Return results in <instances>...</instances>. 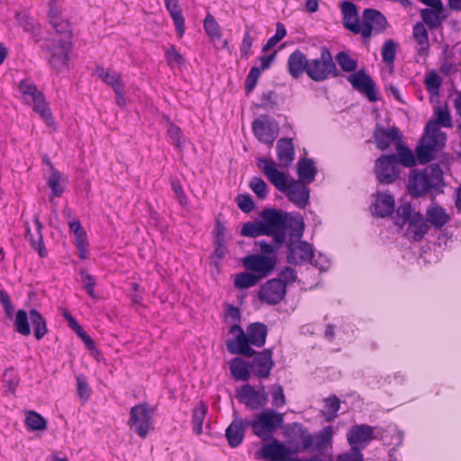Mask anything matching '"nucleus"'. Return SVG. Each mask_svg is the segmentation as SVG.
<instances>
[{"instance_id": "a878e982", "label": "nucleus", "mask_w": 461, "mask_h": 461, "mask_svg": "<svg viewBox=\"0 0 461 461\" xmlns=\"http://www.w3.org/2000/svg\"><path fill=\"white\" fill-rule=\"evenodd\" d=\"M340 9L344 28L352 32L353 33H360L362 27L359 23L357 5L353 2L345 0L340 3Z\"/></svg>"}, {"instance_id": "6ab92c4d", "label": "nucleus", "mask_w": 461, "mask_h": 461, "mask_svg": "<svg viewBox=\"0 0 461 461\" xmlns=\"http://www.w3.org/2000/svg\"><path fill=\"white\" fill-rule=\"evenodd\" d=\"M314 251L312 245L305 240H290L287 246L286 260L289 264L299 266L303 263H312Z\"/></svg>"}, {"instance_id": "680f3d73", "label": "nucleus", "mask_w": 461, "mask_h": 461, "mask_svg": "<svg viewBox=\"0 0 461 461\" xmlns=\"http://www.w3.org/2000/svg\"><path fill=\"white\" fill-rule=\"evenodd\" d=\"M166 59L168 63V65L177 64L179 66L185 65V59L183 56L176 50L175 45H171L167 50H166Z\"/></svg>"}, {"instance_id": "8fccbe9b", "label": "nucleus", "mask_w": 461, "mask_h": 461, "mask_svg": "<svg viewBox=\"0 0 461 461\" xmlns=\"http://www.w3.org/2000/svg\"><path fill=\"white\" fill-rule=\"evenodd\" d=\"M397 43L393 40H387L382 47L383 61L388 65H393L395 59Z\"/></svg>"}, {"instance_id": "13d9d810", "label": "nucleus", "mask_w": 461, "mask_h": 461, "mask_svg": "<svg viewBox=\"0 0 461 461\" xmlns=\"http://www.w3.org/2000/svg\"><path fill=\"white\" fill-rule=\"evenodd\" d=\"M60 173L57 169H53L48 180V185L51 189L54 196L60 197L63 194V188L60 186Z\"/></svg>"}, {"instance_id": "5fc2aeb1", "label": "nucleus", "mask_w": 461, "mask_h": 461, "mask_svg": "<svg viewBox=\"0 0 461 461\" xmlns=\"http://www.w3.org/2000/svg\"><path fill=\"white\" fill-rule=\"evenodd\" d=\"M19 23L23 30L31 33L32 36L37 37L40 35V25L33 20V18L23 15L19 18Z\"/></svg>"}, {"instance_id": "f3484780", "label": "nucleus", "mask_w": 461, "mask_h": 461, "mask_svg": "<svg viewBox=\"0 0 461 461\" xmlns=\"http://www.w3.org/2000/svg\"><path fill=\"white\" fill-rule=\"evenodd\" d=\"M252 131L259 141L272 145L279 133V125L267 115H261L253 121Z\"/></svg>"}, {"instance_id": "4d7b16f0", "label": "nucleus", "mask_w": 461, "mask_h": 461, "mask_svg": "<svg viewBox=\"0 0 461 461\" xmlns=\"http://www.w3.org/2000/svg\"><path fill=\"white\" fill-rule=\"evenodd\" d=\"M239 208L245 213L252 212L255 208V203L252 197L248 194H240L236 197Z\"/></svg>"}, {"instance_id": "7ed1b4c3", "label": "nucleus", "mask_w": 461, "mask_h": 461, "mask_svg": "<svg viewBox=\"0 0 461 461\" xmlns=\"http://www.w3.org/2000/svg\"><path fill=\"white\" fill-rule=\"evenodd\" d=\"M416 165L412 150L399 148V153L383 154L374 165V173L382 185H392L401 177V167H412Z\"/></svg>"}, {"instance_id": "f8f14e48", "label": "nucleus", "mask_w": 461, "mask_h": 461, "mask_svg": "<svg viewBox=\"0 0 461 461\" xmlns=\"http://www.w3.org/2000/svg\"><path fill=\"white\" fill-rule=\"evenodd\" d=\"M154 408H151L148 402H142L133 406L130 411L128 425L141 438H145L152 423Z\"/></svg>"}, {"instance_id": "72a5a7b5", "label": "nucleus", "mask_w": 461, "mask_h": 461, "mask_svg": "<svg viewBox=\"0 0 461 461\" xmlns=\"http://www.w3.org/2000/svg\"><path fill=\"white\" fill-rule=\"evenodd\" d=\"M425 220L436 229H441L449 221V216L443 207L433 203L428 207Z\"/></svg>"}, {"instance_id": "c85d7f7f", "label": "nucleus", "mask_w": 461, "mask_h": 461, "mask_svg": "<svg viewBox=\"0 0 461 461\" xmlns=\"http://www.w3.org/2000/svg\"><path fill=\"white\" fill-rule=\"evenodd\" d=\"M35 224V231L32 232L26 223V240H29L32 249L38 251L41 258H45L48 255V251L44 246L42 229L43 225L40 221L39 216H35L33 219Z\"/></svg>"}, {"instance_id": "20e7f679", "label": "nucleus", "mask_w": 461, "mask_h": 461, "mask_svg": "<svg viewBox=\"0 0 461 461\" xmlns=\"http://www.w3.org/2000/svg\"><path fill=\"white\" fill-rule=\"evenodd\" d=\"M261 221H248L243 224L240 234L245 237L257 238L261 235L275 237L276 242H285L283 229L285 221L277 209H264Z\"/></svg>"}, {"instance_id": "ea45409f", "label": "nucleus", "mask_w": 461, "mask_h": 461, "mask_svg": "<svg viewBox=\"0 0 461 461\" xmlns=\"http://www.w3.org/2000/svg\"><path fill=\"white\" fill-rule=\"evenodd\" d=\"M95 72L99 78H101L104 83L113 87V91L121 87H125L121 74H110L103 67H97Z\"/></svg>"}, {"instance_id": "bf43d9fd", "label": "nucleus", "mask_w": 461, "mask_h": 461, "mask_svg": "<svg viewBox=\"0 0 461 461\" xmlns=\"http://www.w3.org/2000/svg\"><path fill=\"white\" fill-rule=\"evenodd\" d=\"M167 121V135L172 140L173 143L179 149H182L181 139L183 137V133L181 129L175 125L168 118Z\"/></svg>"}, {"instance_id": "dca6fc26", "label": "nucleus", "mask_w": 461, "mask_h": 461, "mask_svg": "<svg viewBox=\"0 0 461 461\" xmlns=\"http://www.w3.org/2000/svg\"><path fill=\"white\" fill-rule=\"evenodd\" d=\"M363 26L360 33L363 38H370L372 33L379 34L388 27L386 17L380 11L366 8L363 12Z\"/></svg>"}, {"instance_id": "4468645a", "label": "nucleus", "mask_w": 461, "mask_h": 461, "mask_svg": "<svg viewBox=\"0 0 461 461\" xmlns=\"http://www.w3.org/2000/svg\"><path fill=\"white\" fill-rule=\"evenodd\" d=\"M236 397L240 402L252 411L264 408L268 402V393L263 384L255 389L251 384H245L237 388Z\"/></svg>"}, {"instance_id": "473e14b6", "label": "nucleus", "mask_w": 461, "mask_h": 461, "mask_svg": "<svg viewBox=\"0 0 461 461\" xmlns=\"http://www.w3.org/2000/svg\"><path fill=\"white\" fill-rule=\"evenodd\" d=\"M298 181L311 184L315 180L318 173L317 167L312 158H302L296 164Z\"/></svg>"}, {"instance_id": "a18cd8bd", "label": "nucleus", "mask_w": 461, "mask_h": 461, "mask_svg": "<svg viewBox=\"0 0 461 461\" xmlns=\"http://www.w3.org/2000/svg\"><path fill=\"white\" fill-rule=\"evenodd\" d=\"M25 425L31 430H44L47 427V421L41 414L30 411L27 412Z\"/></svg>"}, {"instance_id": "69168bd1", "label": "nucleus", "mask_w": 461, "mask_h": 461, "mask_svg": "<svg viewBox=\"0 0 461 461\" xmlns=\"http://www.w3.org/2000/svg\"><path fill=\"white\" fill-rule=\"evenodd\" d=\"M281 278L282 282L287 286L289 284H293L297 279L296 271L291 267H285L278 274V277Z\"/></svg>"}, {"instance_id": "052dcab7", "label": "nucleus", "mask_w": 461, "mask_h": 461, "mask_svg": "<svg viewBox=\"0 0 461 461\" xmlns=\"http://www.w3.org/2000/svg\"><path fill=\"white\" fill-rule=\"evenodd\" d=\"M77 394L82 400L89 399L91 389L85 375H79L77 376Z\"/></svg>"}, {"instance_id": "ddd939ff", "label": "nucleus", "mask_w": 461, "mask_h": 461, "mask_svg": "<svg viewBox=\"0 0 461 461\" xmlns=\"http://www.w3.org/2000/svg\"><path fill=\"white\" fill-rule=\"evenodd\" d=\"M19 89L27 102H32L33 111L41 115L47 125L52 126L54 124L52 113L45 100L44 95L37 89L36 86L21 82Z\"/></svg>"}, {"instance_id": "e2e57ef3", "label": "nucleus", "mask_w": 461, "mask_h": 461, "mask_svg": "<svg viewBox=\"0 0 461 461\" xmlns=\"http://www.w3.org/2000/svg\"><path fill=\"white\" fill-rule=\"evenodd\" d=\"M413 37L420 45L429 44L428 32L421 23L413 26Z\"/></svg>"}, {"instance_id": "6e6d98bb", "label": "nucleus", "mask_w": 461, "mask_h": 461, "mask_svg": "<svg viewBox=\"0 0 461 461\" xmlns=\"http://www.w3.org/2000/svg\"><path fill=\"white\" fill-rule=\"evenodd\" d=\"M79 275L81 277V282L84 285V288L86 293L92 297L95 298V279L93 276L89 275L85 269H81L79 271Z\"/></svg>"}, {"instance_id": "5701e85b", "label": "nucleus", "mask_w": 461, "mask_h": 461, "mask_svg": "<svg viewBox=\"0 0 461 461\" xmlns=\"http://www.w3.org/2000/svg\"><path fill=\"white\" fill-rule=\"evenodd\" d=\"M347 439L351 448L357 447L361 451L374 439L373 427L367 424L354 425L347 433Z\"/></svg>"}, {"instance_id": "f257e3e1", "label": "nucleus", "mask_w": 461, "mask_h": 461, "mask_svg": "<svg viewBox=\"0 0 461 461\" xmlns=\"http://www.w3.org/2000/svg\"><path fill=\"white\" fill-rule=\"evenodd\" d=\"M48 17L54 33H50L44 39L41 50L51 54L49 63L59 71L68 67L72 48V31L68 20L60 15L57 0H50Z\"/></svg>"}, {"instance_id": "0e129e2a", "label": "nucleus", "mask_w": 461, "mask_h": 461, "mask_svg": "<svg viewBox=\"0 0 461 461\" xmlns=\"http://www.w3.org/2000/svg\"><path fill=\"white\" fill-rule=\"evenodd\" d=\"M436 115H437V120L430 121L429 122H438V126L441 125L443 127H451L452 126L451 115H450L447 108H445V109L438 108V110L436 111Z\"/></svg>"}, {"instance_id": "f03ea898", "label": "nucleus", "mask_w": 461, "mask_h": 461, "mask_svg": "<svg viewBox=\"0 0 461 461\" xmlns=\"http://www.w3.org/2000/svg\"><path fill=\"white\" fill-rule=\"evenodd\" d=\"M445 185L443 171L438 163L430 164L423 169H411L408 177L407 190L413 198L437 195L443 193Z\"/></svg>"}, {"instance_id": "1a4fd4ad", "label": "nucleus", "mask_w": 461, "mask_h": 461, "mask_svg": "<svg viewBox=\"0 0 461 461\" xmlns=\"http://www.w3.org/2000/svg\"><path fill=\"white\" fill-rule=\"evenodd\" d=\"M292 430L295 436L299 437L302 448L305 450L321 451L330 446L333 441L334 429L330 425L324 427L314 436L301 423H294Z\"/></svg>"}, {"instance_id": "393cba45", "label": "nucleus", "mask_w": 461, "mask_h": 461, "mask_svg": "<svg viewBox=\"0 0 461 461\" xmlns=\"http://www.w3.org/2000/svg\"><path fill=\"white\" fill-rule=\"evenodd\" d=\"M374 202L370 206L373 215L379 218H385L394 212V196L389 192L377 191L374 194Z\"/></svg>"}, {"instance_id": "0eeeda50", "label": "nucleus", "mask_w": 461, "mask_h": 461, "mask_svg": "<svg viewBox=\"0 0 461 461\" xmlns=\"http://www.w3.org/2000/svg\"><path fill=\"white\" fill-rule=\"evenodd\" d=\"M284 414L274 409L264 408L259 413H254L251 418H246V424L252 433L264 441L273 438L275 432L282 427Z\"/></svg>"}, {"instance_id": "cd10ccee", "label": "nucleus", "mask_w": 461, "mask_h": 461, "mask_svg": "<svg viewBox=\"0 0 461 461\" xmlns=\"http://www.w3.org/2000/svg\"><path fill=\"white\" fill-rule=\"evenodd\" d=\"M310 59L300 50L293 51L287 59V70L290 76L297 79L303 76V73L307 75Z\"/></svg>"}, {"instance_id": "7c9ffc66", "label": "nucleus", "mask_w": 461, "mask_h": 461, "mask_svg": "<svg viewBox=\"0 0 461 461\" xmlns=\"http://www.w3.org/2000/svg\"><path fill=\"white\" fill-rule=\"evenodd\" d=\"M245 428H249L246 424V419L235 418L232 420L225 431V437L230 447H237L241 444L244 438Z\"/></svg>"}, {"instance_id": "3c124183", "label": "nucleus", "mask_w": 461, "mask_h": 461, "mask_svg": "<svg viewBox=\"0 0 461 461\" xmlns=\"http://www.w3.org/2000/svg\"><path fill=\"white\" fill-rule=\"evenodd\" d=\"M270 393L272 397V405L281 408L286 404V397L284 387L280 384H274L270 386Z\"/></svg>"}, {"instance_id": "9d476101", "label": "nucleus", "mask_w": 461, "mask_h": 461, "mask_svg": "<svg viewBox=\"0 0 461 461\" xmlns=\"http://www.w3.org/2000/svg\"><path fill=\"white\" fill-rule=\"evenodd\" d=\"M299 450L298 446L289 447L277 439H273L271 443L263 445L262 447L257 451L256 458L269 461H321L317 456L310 458H294L291 456L296 455Z\"/></svg>"}, {"instance_id": "9b49d317", "label": "nucleus", "mask_w": 461, "mask_h": 461, "mask_svg": "<svg viewBox=\"0 0 461 461\" xmlns=\"http://www.w3.org/2000/svg\"><path fill=\"white\" fill-rule=\"evenodd\" d=\"M373 139L376 149L381 151L387 150L393 144L395 146L396 153H399L400 147L407 150H411L403 143L402 133L396 126L386 128L377 122L373 131Z\"/></svg>"}, {"instance_id": "a19ab883", "label": "nucleus", "mask_w": 461, "mask_h": 461, "mask_svg": "<svg viewBox=\"0 0 461 461\" xmlns=\"http://www.w3.org/2000/svg\"><path fill=\"white\" fill-rule=\"evenodd\" d=\"M324 411H321V415L325 418V421L330 422L338 416V411L340 407V401L336 395H331L323 400Z\"/></svg>"}, {"instance_id": "338daca9", "label": "nucleus", "mask_w": 461, "mask_h": 461, "mask_svg": "<svg viewBox=\"0 0 461 461\" xmlns=\"http://www.w3.org/2000/svg\"><path fill=\"white\" fill-rule=\"evenodd\" d=\"M171 186H172V189H173L176 196L178 199L180 205H182V206L186 205L188 199L183 190L180 181L176 178H172L171 179Z\"/></svg>"}, {"instance_id": "39448f33", "label": "nucleus", "mask_w": 461, "mask_h": 461, "mask_svg": "<svg viewBox=\"0 0 461 461\" xmlns=\"http://www.w3.org/2000/svg\"><path fill=\"white\" fill-rule=\"evenodd\" d=\"M335 60L344 72L351 73L348 77V80L355 90L365 95L370 102H376L378 100L375 83L373 78L365 69L355 72L357 68V61L356 59H352L348 53L340 51L335 56Z\"/></svg>"}, {"instance_id": "b1692460", "label": "nucleus", "mask_w": 461, "mask_h": 461, "mask_svg": "<svg viewBox=\"0 0 461 461\" xmlns=\"http://www.w3.org/2000/svg\"><path fill=\"white\" fill-rule=\"evenodd\" d=\"M309 184L290 179L288 190L285 193L291 203L299 209H304L310 203V188Z\"/></svg>"}, {"instance_id": "aec40b11", "label": "nucleus", "mask_w": 461, "mask_h": 461, "mask_svg": "<svg viewBox=\"0 0 461 461\" xmlns=\"http://www.w3.org/2000/svg\"><path fill=\"white\" fill-rule=\"evenodd\" d=\"M272 356V349L269 348L260 352L255 351V354L252 356L253 358L249 360L251 374L259 379L268 378L275 366Z\"/></svg>"}, {"instance_id": "c03bdc74", "label": "nucleus", "mask_w": 461, "mask_h": 461, "mask_svg": "<svg viewBox=\"0 0 461 461\" xmlns=\"http://www.w3.org/2000/svg\"><path fill=\"white\" fill-rule=\"evenodd\" d=\"M207 406L204 402H200L193 411L192 422L194 424V431L200 435L203 431V423L207 413Z\"/></svg>"}, {"instance_id": "58836bf2", "label": "nucleus", "mask_w": 461, "mask_h": 461, "mask_svg": "<svg viewBox=\"0 0 461 461\" xmlns=\"http://www.w3.org/2000/svg\"><path fill=\"white\" fill-rule=\"evenodd\" d=\"M31 323L34 329V337L36 339H41L47 333V322L43 316L36 309H32L29 312Z\"/></svg>"}, {"instance_id": "79ce46f5", "label": "nucleus", "mask_w": 461, "mask_h": 461, "mask_svg": "<svg viewBox=\"0 0 461 461\" xmlns=\"http://www.w3.org/2000/svg\"><path fill=\"white\" fill-rule=\"evenodd\" d=\"M260 276L252 272H242L236 275L234 286L240 289L251 287L258 283Z\"/></svg>"}, {"instance_id": "774afa93", "label": "nucleus", "mask_w": 461, "mask_h": 461, "mask_svg": "<svg viewBox=\"0 0 461 461\" xmlns=\"http://www.w3.org/2000/svg\"><path fill=\"white\" fill-rule=\"evenodd\" d=\"M338 461H364L363 454L357 447L351 448L349 453L338 456Z\"/></svg>"}, {"instance_id": "4be33fe9", "label": "nucleus", "mask_w": 461, "mask_h": 461, "mask_svg": "<svg viewBox=\"0 0 461 461\" xmlns=\"http://www.w3.org/2000/svg\"><path fill=\"white\" fill-rule=\"evenodd\" d=\"M261 163L264 164L262 171L267 179L276 186L278 191L285 193L288 190L290 185V179H288L289 176L284 172H280L276 168L275 161L270 158H260L258 160V166L260 167Z\"/></svg>"}, {"instance_id": "423d86ee", "label": "nucleus", "mask_w": 461, "mask_h": 461, "mask_svg": "<svg viewBox=\"0 0 461 461\" xmlns=\"http://www.w3.org/2000/svg\"><path fill=\"white\" fill-rule=\"evenodd\" d=\"M395 225L403 228L408 224L405 235L412 241L418 242L423 240L429 227L427 221L420 212H416L411 203L403 202L395 210Z\"/></svg>"}, {"instance_id": "37998d69", "label": "nucleus", "mask_w": 461, "mask_h": 461, "mask_svg": "<svg viewBox=\"0 0 461 461\" xmlns=\"http://www.w3.org/2000/svg\"><path fill=\"white\" fill-rule=\"evenodd\" d=\"M442 12H438L435 9L425 8L420 11V16L423 22L430 28L435 29L441 25L444 16H441Z\"/></svg>"}, {"instance_id": "603ef678", "label": "nucleus", "mask_w": 461, "mask_h": 461, "mask_svg": "<svg viewBox=\"0 0 461 461\" xmlns=\"http://www.w3.org/2000/svg\"><path fill=\"white\" fill-rule=\"evenodd\" d=\"M283 243L284 242H276L275 240V237H273V240L271 242H267L266 240H259L256 241L255 244L259 246L262 255L267 257H276V254Z\"/></svg>"}, {"instance_id": "412c9836", "label": "nucleus", "mask_w": 461, "mask_h": 461, "mask_svg": "<svg viewBox=\"0 0 461 461\" xmlns=\"http://www.w3.org/2000/svg\"><path fill=\"white\" fill-rule=\"evenodd\" d=\"M230 334H237L235 339H228L226 347L228 351L232 355H241L251 357L255 354V350L246 343L245 332L241 326L235 323L230 328Z\"/></svg>"}, {"instance_id": "bb28decb", "label": "nucleus", "mask_w": 461, "mask_h": 461, "mask_svg": "<svg viewBox=\"0 0 461 461\" xmlns=\"http://www.w3.org/2000/svg\"><path fill=\"white\" fill-rule=\"evenodd\" d=\"M278 212L285 221V228L283 229L285 240H286V230H290V240L297 241L301 240L304 230V222L303 217L299 213L294 216L289 212H283L281 210H278Z\"/></svg>"}, {"instance_id": "2eb2a0df", "label": "nucleus", "mask_w": 461, "mask_h": 461, "mask_svg": "<svg viewBox=\"0 0 461 461\" xmlns=\"http://www.w3.org/2000/svg\"><path fill=\"white\" fill-rule=\"evenodd\" d=\"M243 267L254 272L260 278L267 277L276 268L277 257H267L262 254H251L242 259Z\"/></svg>"}, {"instance_id": "2f4dec72", "label": "nucleus", "mask_w": 461, "mask_h": 461, "mask_svg": "<svg viewBox=\"0 0 461 461\" xmlns=\"http://www.w3.org/2000/svg\"><path fill=\"white\" fill-rule=\"evenodd\" d=\"M276 153L279 165L288 167L294 159V147L291 138H281L276 143Z\"/></svg>"}, {"instance_id": "f704fd0d", "label": "nucleus", "mask_w": 461, "mask_h": 461, "mask_svg": "<svg viewBox=\"0 0 461 461\" xmlns=\"http://www.w3.org/2000/svg\"><path fill=\"white\" fill-rule=\"evenodd\" d=\"M230 370L233 378L237 381H248L251 376L249 360L241 357H234L230 362Z\"/></svg>"}, {"instance_id": "c756f323", "label": "nucleus", "mask_w": 461, "mask_h": 461, "mask_svg": "<svg viewBox=\"0 0 461 461\" xmlns=\"http://www.w3.org/2000/svg\"><path fill=\"white\" fill-rule=\"evenodd\" d=\"M267 332V326L265 323L258 321L250 323L247 328V334H245L247 345L263 347L266 344Z\"/></svg>"}, {"instance_id": "09e8293b", "label": "nucleus", "mask_w": 461, "mask_h": 461, "mask_svg": "<svg viewBox=\"0 0 461 461\" xmlns=\"http://www.w3.org/2000/svg\"><path fill=\"white\" fill-rule=\"evenodd\" d=\"M203 28L210 38H221V32L219 23L211 14H206L203 21Z\"/></svg>"}, {"instance_id": "864d4df0", "label": "nucleus", "mask_w": 461, "mask_h": 461, "mask_svg": "<svg viewBox=\"0 0 461 461\" xmlns=\"http://www.w3.org/2000/svg\"><path fill=\"white\" fill-rule=\"evenodd\" d=\"M249 185L260 200H264L267 196L268 186L261 177H253Z\"/></svg>"}, {"instance_id": "4c0bfd02", "label": "nucleus", "mask_w": 461, "mask_h": 461, "mask_svg": "<svg viewBox=\"0 0 461 461\" xmlns=\"http://www.w3.org/2000/svg\"><path fill=\"white\" fill-rule=\"evenodd\" d=\"M438 149H436L426 139L423 137L420 140V144L415 149L416 161L418 160L420 164H427L434 159Z\"/></svg>"}, {"instance_id": "e433bc0d", "label": "nucleus", "mask_w": 461, "mask_h": 461, "mask_svg": "<svg viewBox=\"0 0 461 461\" xmlns=\"http://www.w3.org/2000/svg\"><path fill=\"white\" fill-rule=\"evenodd\" d=\"M165 5L174 22L178 36L182 37L185 33V18L178 0H165Z\"/></svg>"}, {"instance_id": "c9c22d12", "label": "nucleus", "mask_w": 461, "mask_h": 461, "mask_svg": "<svg viewBox=\"0 0 461 461\" xmlns=\"http://www.w3.org/2000/svg\"><path fill=\"white\" fill-rule=\"evenodd\" d=\"M427 135L423 136L436 149H440L446 145L447 135L439 130L438 122H428L426 125Z\"/></svg>"}, {"instance_id": "49530a36", "label": "nucleus", "mask_w": 461, "mask_h": 461, "mask_svg": "<svg viewBox=\"0 0 461 461\" xmlns=\"http://www.w3.org/2000/svg\"><path fill=\"white\" fill-rule=\"evenodd\" d=\"M15 330L23 335L29 336L31 334V328L28 321V315L25 310H19L16 312V317L14 321Z\"/></svg>"}, {"instance_id": "a211bd4d", "label": "nucleus", "mask_w": 461, "mask_h": 461, "mask_svg": "<svg viewBox=\"0 0 461 461\" xmlns=\"http://www.w3.org/2000/svg\"><path fill=\"white\" fill-rule=\"evenodd\" d=\"M285 285L281 278H272L260 286L258 299L269 305H276L285 298Z\"/></svg>"}, {"instance_id": "de8ad7c7", "label": "nucleus", "mask_w": 461, "mask_h": 461, "mask_svg": "<svg viewBox=\"0 0 461 461\" xmlns=\"http://www.w3.org/2000/svg\"><path fill=\"white\" fill-rule=\"evenodd\" d=\"M441 85L442 78L435 70L428 72L425 77V86L429 94L438 95Z\"/></svg>"}, {"instance_id": "6e6552de", "label": "nucleus", "mask_w": 461, "mask_h": 461, "mask_svg": "<svg viewBox=\"0 0 461 461\" xmlns=\"http://www.w3.org/2000/svg\"><path fill=\"white\" fill-rule=\"evenodd\" d=\"M340 75L328 47L322 46L320 56L310 59L307 76L314 82H323L330 77H338Z\"/></svg>"}]
</instances>
